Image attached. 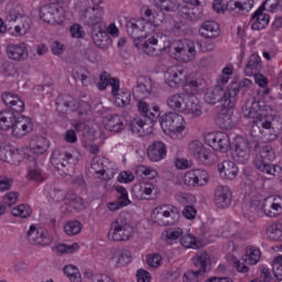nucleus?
Segmentation results:
<instances>
[{
	"instance_id": "2eb2a0df",
	"label": "nucleus",
	"mask_w": 282,
	"mask_h": 282,
	"mask_svg": "<svg viewBox=\"0 0 282 282\" xmlns=\"http://www.w3.org/2000/svg\"><path fill=\"white\" fill-rule=\"evenodd\" d=\"M194 265L196 270H189L184 273V279L189 281H195L198 276H204L206 272H210V256L206 251H198L194 258Z\"/></svg>"
},
{
	"instance_id": "de8ad7c7",
	"label": "nucleus",
	"mask_w": 282,
	"mask_h": 282,
	"mask_svg": "<svg viewBox=\"0 0 282 282\" xmlns=\"http://www.w3.org/2000/svg\"><path fill=\"white\" fill-rule=\"evenodd\" d=\"M77 113L84 122H89L91 120V106L87 101H80Z\"/></svg>"
},
{
	"instance_id": "774afa93",
	"label": "nucleus",
	"mask_w": 282,
	"mask_h": 282,
	"mask_svg": "<svg viewBox=\"0 0 282 282\" xmlns=\"http://www.w3.org/2000/svg\"><path fill=\"white\" fill-rule=\"evenodd\" d=\"M197 186H206L208 184V172L205 170H194Z\"/></svg>"
},
{
	"instance_id": "f8f14e48",
	"label": "nucleus",
	"mask_w": 282,
	"mask_h": 282,
	"mask_svg": "<svg viewBox=\"0 0 282 282\" xmlns=\"http://www.w3.org/2000/svg\"><path fill=\"white\" fill-rule=\"evenodd\" d=\"M152 219L158 226H175L180 221V209L173 205H163L154 208Z\"/></svg>"
},
{
	"instance_id": "c03bdc74",
	"label": "nucleus",
	"mask_w": 282,
	"mask_h": 282,
	"mask_svg": "<svg viewBox=\"0 0 282 282\" xmlns=\"http://www.w3.org/2000/svg\"><path fill=\"white\" fill-rule=\"evenodd\" d=\"M25 158H28V160H30L31 162H36V158L32 156L31 154H26L25 152H23V150L13 149V154L11 156L10 164H13V165L21 164V162H23Z\"/></svg>"
},
{
	"instance_id": "1a4fd4ad",
	"label": "nucleus",
	"mask_w": 282,
	"mask_h": 282,
	"mask_svg": "<svg viewBox=\"0 0 282 282\" xmlns=\"http://www.w3.org/2000/svg\"><path fill=\"white\" fill-rule=\"evenodd\" d=\"M254 6V0H230L227 3H224V0H215L213 3V8L215 12L220 14V12H229L231 17H237V14H246V12H250Z\"/></svg>"
},
{
	"instance_id": "37998d69",
	"label": "nucleus",
	"mask_w": 282,
	"mask_h": 282,
	"mask_svg": "<svg viewBox=\"0 0 282 282\" xmlns=\"http://www.w3.org/2000/svg\"><path fill=\"white\" fill-rule=\"evenodd\" d=\"M267 235L272 241H282V224L275 223L268 227Z\"/></svg>"
},
{
	"instance_id": "052dcab7",
	"label": "nucleus",
	"mask_w": 282,
	"mask_h": 282,
	"mask_svg": "<svg viewBox=\"0 0 282 282\" xmlns=\"http://www.w3.org/2000/svg\"><path fill=\"white\" fill-rule=\"evenodd\" d=\"M260 257H261V250L250 249V252L247 256H245L243 261H246L250 265H254V264L259 263Z\"/></svg>"
},
{
	"instance_id": "9b49d317",
	"label": "nucleus",
	"mask_w": 282,
	"mask_h": 282,
	"mask_svg": "<svg viewBox=\"0 0 282 282\" xmlns=\"http://www.w3.org/2000/svg\"><path fill=\"white\" fill-rule=\"evenodd\" d=\"M78 161L73 153L67 151H55L51 156V164L59 171L62 175H70Z\"/></svg>"
},
{
	"instance_id": "864d4df0",
	"label": "nucleus",
	"mask_w": 282,
	"mask_h": 282,
	"mask_svg": "<svg viewBox=\"0 0 282 282\" xmlns=\"http://www.w3.org/2000/svg\"><path fill=\"white\" fill-rule=\"evenodd\" d=\"M64 274L69 278V281L72 282H80V272L78 271V268L68 264L64 267L63 269Z\"/></svg>"
},
{
	"instance_id": "c756f323",
	"label": "nucleus",
	"mask_w": 282,
	"mask_h": 282,
	"mask_svg": "<svg viewBox=\"0 0 282 282\" xmlns=\"http://www.w3.org/2000/svg\"><path fill=\"white\" fill-rule=\"evenodd\" d=\"M218 173L225 177V180H235L239 175V167L237 163L232 161H224L218 164Z\"/></svg>"
},
{
	"instance_id": "a211bd4d",
	"label": "nucleus",
	"mask_w": 282,
	"mask_h": 282,
	"mask_svg": "<svg viewBox=\"0 0 282 282\" xmlns=\"http://www.w3.org/2000/svg\"><path fill=\"white\" fill-rule=\"evenodd\" d=\"M165 83L172 89H177L186 83V69L184 68H169L165 73Z\"/></svg>"
},
{
	"instance_id": "c85d7f7f",
	"label": "nucleus",
	"mask_w": 282,
	"mask_h": 282,
	"mask_svg": "<svg viewBox=\"0 0 282 282\" xmlns=\"http://www.w3.org/2000/svg\"><path fill=\"white\" fill-rule=\"evenodd\" d=\"M232 108H224L220 110V112L217 116V124L221 129H232L237 124V119L235 116H232V111H230Z\"/></svg>"
},
{
	"instance_id": "412c9836",
	"label": "nucleus",
	"mask_w": 282,
	"mask_h": 282,
	"mask_svg": "<svg viewBox=\"0 0 282 282\" xmlns=\"http://www.w3.org/2000/svg\"><path fill=\"white\" fill-rule=\"evenodd\" d=\"M33 128L34 124L30 117L19 116L15 117V121L13 122L12 133L15 138H24Z\"/></svg>"
},
{
	"instance_id": "79ce46f5",
	"label": "nucleus",
	"mask_w": 282,
	"mask_h": 282,
	"mask_svg": "<svg viewBox=\"0 0 282 282\" xmlns=\"http://www.w3.org/2000/svg\"><path fill=\"white\" fill-rule=\"evenodd\" d=\"M181 246L183 248H192L193 250H199L202 248V243L192 234L181 235Z\"/></svg>"
},
{
	"instance_id": "f704fd0d",
	"label": "nucleus",
	"mask_w": 282,
	"mask_h": 282,
	"mask_svg": "<svg viewBox=\"0 0 282 282\" xmlns=\"http://www.w3.org/2000/svg\"><path fill=\"white\" fill-rule=\"evenodd\" d=\"M221 31H219V23L215 21H205L200 29L199 34L205 39H217Z\"/></svg>"
},
{
	"instance_id": "e433bc0d",
	"label": "nucleus",
	"mask_w": 282,
	"mask_h": 282,
	"mask_svg": "<svg viewBox=\"0 0 282 282\" xmlns=\"http://www.w3.org/2000/svg\"><path fill=\"white\" fill-rule=\"evenodd\" d=\"M154 188L153 183L142 182L132 187V193L137 199H144V195H151Z\"/></svg>"
},
{
	"instance_id": "4c0bfd02",
	"label": "nucleus",
	"mask_w": 282,
	"mask_h": 282,
	"mask_svg": "<svg viewBox=\"0 0 282 282\" xmlns=\"http://www.w3.org/2000/svg\"><path fill=\"white\" fill-rule=\"evenodd\" d=\"M111 259L115 261L117 268H122L131 263V251L127 249H118L112 254Z\"/></svg>"
},
{
	"instance_id": "3c124183",
	"label": "nucleus",
	"mask_w": 282,
	"mask_h": 282,
	"mask_svg": "<svg viewBox=\"0 0 282 282\" xmlns=\"http://www.w3.org/2000/svg\"><path fill=\"white\" fill-rule=\"evenodd\" d=\"M183 113L192 116V118H199L203 113L202 106L199 104L192 101L189 105L184 106Z\"/></svg>"
},
{
	"instance_id": "a18cd8bd",
	"label": "nucleus",
	"mask_w": 282,
	"mask_h": 282,
	"mask_svg": "<svg viewBox=\"0 0 282 282\" xmlns=\"http://www.w3.org/2000/svg\"><path fill=\"white\" fill-rule=\"evenodd\" d=\"M165 25L172 34L180 35L184 32V30H182L184 28V23L177 22L173 18H166Z\"/></svg>"
},
{
	"instance_id": "bb28decb",
	"label": "nucleus",
	"mask_w": 282,
	"mask_h": 282,
	"mask_svg": "<svg viewBox=\"0 0 282 282\" xmlns=\"http://www.w3.org/2000/svg\"><path fill=\"white\" fill-rule=\"evenodd\" d=\"M7 56L18 63L25 61L29 56L28 47H25V44H9L7 46Z\"/></svg>"
},
{
	"instance_id": "dca6fc26",
	"label": "nucleus",
	"mask_w": 282,
	"mask_h": 282,
	"mask_svg": "<svg viewBox=\"0 0 282 282\" xmlns=\"http://www.w3.org/2000/svg\"><path fill=\"white\" fill-rule=\"evenodd\" d=\"M159 122L164 133H182L186 121L184 117L177 112H167L160 117Z\"/></svg>"
},
{
	"instance_id": "393cba45",
	"label": "nucleus",
	"mask_w": 282,
	"mask_h": 282,
	"mask_svg": "<svg viewBox=\"0 0 282 282\" xmlns=\"http://www.w3.org/2000/svg\"><path fill=\"white\" fill-rule=\"evenodd\" d=\"M214 197L217 208H228L232 202V192L228 186L220 185L216 188Z\"/></svg>"
},
{
	"instance_id": "4d7b16f0",
	"label": "nucleus",
	"mask_w": 282,
	"mask_h": 282,
	"mask_svg": "<svg viewBox=\"0 0 282 282\" xmlns=\"http://www.w3.org/2000/svg\"><path fill=\"white\" fill-rule=\"evenodd\" d=\"M176 12L181 19H185L186 21H191V12H192V4H176Z\"/></svg>"
},
{
	"instance_id": "69168bd1",
	"label": "nucleus",
	"mask_w": 282,
	"mask_h": 282,
	"mask_svg": "<svg viewBox=\"0 0 282 282\" xmlns=\"http://www.w3.org/2000/svg\"><path fill=\"white\" fill-rule=\"evenodd\" d=\"M53 15H52V21L51 25H61L63 23V9L57 8L56 6H53Z\"/></svg>"
},
{
	"instance_id": "cd10ccee",
	"label": "nucleus",
	"mask_w": 282,
	"mask_h": 282,
	"mask_svg": "<svg viewBox=\"0 0 282 282\" xmlns=\"http://www.w3.org/2000/svg\"><path fill=\"white\" fill-rule=\"evenodd\" d=\"M148 158L151 162H160L166 158V144L155 141L148 148Z\"/></svg>"
},
{
	"instance_id": "6e6d98bb",
	"label": "nucleus",
	"mask_w": 282,
	"mask_h": 282,
	"mask_svg": "<svg viewBox=\"0 0 282 282\" xmlns=\"http://www.w3.org/2000/svg\"><path fill=\"white\" fill-rule=\"evenodd\" d=\"M137 107L144 120H149L151 116L155 115V107H153L151 111V108L149 107V104H147V101H139Z\"/></svg>"
},
{
	"instance_id": "13d9d810",
	"label": "nucleus",
	"mask_w": 282,
	"mask_h": 282,
	"mask_svg": "<svg viewBox=\"0 0 282 282\" xmlns=\"http://www.w3.org/2000/svg\"><path fill=\"white\" fill-rule=\"evenodd\" d=\"M252 87V80L245 78L239 82V84H231L228 89H236L237 96H239V93L242 91L245 94L246 89H250Z\"/></svg>"
},
{
	"instance_id": "ddd939ff",
	"label": "nucleus",
	"mask_w": 282,
	"mask_h": 282,
	"mask_svg": "<svg viewBox=\"0 0 282 282\" xmlns=\"http://www.w3.org/2000/svg\"><path fill=\"white\" fill-rule=\"evenodd\" d=\"M102 17H105V9L100 6H94L82 11L79 19L84 25L91 28V30H100L107 26Z\"/></svg>"
},
{
	"instance_id": "680f3d73",
	"label": "nucleus",
	"mask_w": 282,
	"mask_h": 282,
	"mask_svg": "<svg viewBox=\"0 0 282 282\" xmlns=\"http://www.w3.org/2000/svg\"><path fill=\"white\" fill-rule=\"evenodd\" d=\"M33 163L34 169L29 172L28 178L33 180L34 182H43V173L39 169V163L36 162V160L33 161Z\"/></svg>"
},
{
	"instance_id": "7ed1b4c3",
	"label": "nucleus",
	"mask_w": 282,
	"mask_h": 282,
	"mask_svg": "<svg viewBox=\"0 0 282 282\" xmlns=\"http://www.w3.org/2000/svg\"><path fill=\"white\" fill-rule=\"evenodd\" d=\"M171 45L169 37L160 33L149 37L144 35V39L134 41V47L142 50L143 54L148 56H160L162 52H166V48Z\"/></svg>"
},
{
	"instance_id": "09e8293b",
	"label": "nucleus",
	"mask_w": 282,
	"mask_h": 282,
	"mask_svg": "<svg viewBox=\"0 0 282 282\" xmlns=\"http://www.w3.org/2000/svg\"><path fill=\"white\" fill-rule=\"evenodd\" d=\"M154 6L164 12L177 11V4L173 0H154Z\"/></svg>"
},
{
	"instance_id": "e2e57ef3",
	"label": "nucleus",
	"mask_w": 282,
	"mask_h": 282,
	"mask_svg": "<svg viewBox=\"0 0 282 282\" xmlns=\"http://www.w3.org/2000/svg\"><path fill=\"white\" fill-rule=\"evenodd\" d=\"M182 235H183L182 228H177L174 230L173 229L165 230V234L163 236H165L167 243L171 245L176 239H180V237H182Z\"/></svg>"
},
{
	"instance_id": "6ab92c4d",
	"label": "nucleus",
	"mask_w": 282,
	"mask_h": 282,
	"mask_svg": "<svg viewBox=\"0 0 282 282\" xmlns=\"http://www.w3.org/2000/svg\"><path fill=\"white\" fill-rule=\"evenodd\" d=\"M145 28V22L142 19L131 18L126 21V31L127 34L133 39V45H135V41L139 39H144L142 33L144 32Z\"/></svg>"
},
{
	"instance_id": "0eeeda50",
	"label": "nucleus",
	"mask_w": 282,
	"mask_h": 282,
	"mask_svg": "<svg viewBox=\"0 0 282 282\" xmlns=\"http://www.w3.org/2000/svg\"><path fill=\"white\" fill-rule=\"evenodd\" d=\"M133 226L129 221V216L121 214L115 221H112L108 232L110 241H129L133 237Z\"/></svg>"
},
{
	"instance_id": "2f4dec72",
	"label": "nucleus",
	"mask_w": 282,
	"mask_h": 282,
	"mask_svg": "<svg viewBox=\"0 0 282 282\" xmlns=\"http://www.w3.org/2000/svg\"><path fill=\"white\" fill-rule=\"evenodd\" d=\"M73 78L80 80L84 87H89L96 80V77L83 66H77L73 69Z\"/></svg>"
},
{
	"instance_id": "8fccbe9b",
	"label": "nucleus",
	"mask_w": 282,
	"mask_h": 282,
	"mask_svg": "<svg viewBox=\"0 0 282 282\" xmlns=\"http://www.w3.org/2000/svg\"><path fill=\"white\" fill-rule=\"evenodd\" d=\"M11 215L14 217H21V219H28V217L32 215V208H30L29 205L22 204L14 207L11 210Z\"/></svg>"
},
{
	"instance_id": "423d86ee",
	"label": "nucleus",
	"mask_w": 282,
	"mask_h": 282,
	"mask_svg": "<svg viewBox=\"0 0 282 282\" xmlns=\"http://www.w3.org/2000/svg\"><path fill=\"white\" fill-rule=\"evenodd\" d=\"M261 143L259 141H250L242 137H237L234 142V149L231 150V158L234 162L238 164H248L250 162L251 151H259Z\"/></svg>"
},
{
	"instance_id": "c9c22d12",
	"label": "nucleus",
	"mask_w": 282,
	"mask_h": 282,
	"mask_svg": "<svg viewBox=\"0 0 282 282\" xmlns=\"http://www.w3.org/2000/svg\"><path fill=\"white\" fill-rule=\"evenodd\" d=\"M186 95L185 94H174L167 97L166 105L172 111H180L184 113Z\"/></svg>"
},
{
	"instance_id": "39448f33",
	"label": "nucleus",
	"mask_w": 282,
	"mask_h": 282,
	"mask_svg": "<svg viewBox=\"0 0 282 282\" xmlns=\"http://www.w3.org/2000/svg\"><path fill=\"white\" fill-rule=\"evenodd\" d=\"M276 159L274 149L272 145H264L259 151V154L256 155L253 160V166L260 173H265L267 175H275V173H281V166L272 164Z\"/></svg>"
},
{
	"instance_id": "f03ea898",
	"label": "nucleus",
	"mask_w": 282,
	"mask_h": 282,
	"mask_svg": "<svg viewBox=\"0 0 282 282\" xmlns=\"http://www.w3.org/2000/svg\"><path fill=\"white\" fill-rule=\"evenodd\" d=\"M2 102L11 110H3L0 112V130L10 131V129L14 127V121L17 120V115H14V112L23 113V111H25V104L21 100V97L12 93L2 94Z\"/></svg>"
},
{
	"instance_id": "a19ab883",
	"label": "nucleus",
	"mask_w": 282,
	"mask_h": 282,
	"mask_svg": "<svg viewBox=\"0 0 282 282\" xmlns=\"http://www.w3.org/2000/svg\"><path fill=\"white\" fill-rule=\"evenodd\" d=\"M113 98L116 107H127V105L131 102V91L123 88L120 93H117Z\"/></svg>"
},
{
	"instance_id": "72a5a7b5",
	"label": "nucleus",
	"mask_w": 282,
	"mask_h": 282,
	"mask_svg": "<svg viewBox=\"0 0 282 282\" xmlns=\"http://www.w3.org/2000/svg\"><path fill=\"white\" fill-rule=\"evenodd\" d=\"M262 210L267 217H279L282 213L281 204L276 202L274 197H268L264 199Z\"/></svg>"
},
{
	"instance_id": "473e14b6",
	"label": "nucleus",
	"mask_w": 282,
	"mask_h": 282,
	"mask_svg": "<svg viewBox=\"0 0 282 282\" xmlns=\"http://www.w3.org/2000/svg\"><path fill=\"white\" fill-rule=\"evenodd\" d=\"M53 191L55 193L53 194V199H55V202H61V199H65V202H68V204H70L73 208H80V206H83V198H80V196L76 195L74 192L66 194V196H63L61 189L54 188Z\"/></svg>"
},
{
	"instance_id": "7c9ffc66",
	"label": "nucleus",
	"mask_w": 282,
	"mask_h": 282,
	"mask_svg": "<svg viewBox=\"0 0 282 282\" xmlns=\"http://www.w3.org/2000/svg\"><path fill=\"white\" fill-rule=\"evenodd\" d=\"M264 7L261 6L252 15V30H265L268 23H270V15L263 13Z\"/></svg>"
},
{
	"instance_id": "bf43d9fd",
	"label": "nucleus",
	"mask_w": 282,
	"mask_h": 282,
	"mask_svg": "<svg viewBox=\"0 0 282 282\" xmlns=\"http://www.w3.org/2000/svg\"><path fill=\"white\" fill-rule=\"evenodd\" d=\"M53 9V6H45L43 7L42 9H40V19L42 21H44V23H50L52 24V17H53V12L54 10Z\"/></svg>"
},
{
	"instance_id": "a878e982",
	"label": "nucleus",
	"mask_w": 282,
	"mask_h": 282,
	"mask_svg": "<svg viewBox=\"0 0 282 282\" xmlns=\"http://www.w3.org/2000/svg\"><path fill=\"white\" fill-rule=\"evenodd\" d=\"M127 119L120 115H108L105 117V127L107 131H111L112 133H121L124 131V127Z\"/></svg>"
},
{
	"instance_id": "603ef678",
	"label": "nucleus",
	"mask_w": 282,
	"mask_h": 282,
	"mask_svg": "<svg viewBox=\"0 0 282 282\" xmlns=\"http://www.w3.org/2000/svg\"><path fill=\"white\" fill-rule=\"evenodd\" d=\"M64 230L68 237H74L75 235H78L80 230H83V224H80L78 220L69 221L64 226Z\"/></svg>"
},
{
	"instance_id": "ea45409f",
	"label": "nucleus",
	"mask_w": 282,
	"mask_h": 282,
	"mask_svg": "<svg viewBox=\"0 0 282 282\" xmlns=\"http://www.w3.org/2000/svg\"><path fill=\"white\" fill-rule=\"evenodd\" d=\"M145 19L153 25H161L164 23V13L154 12L153 9L145 7L142 9Z\"/></svg>"
},
{
	"instance_id": "5701e85b",
	"label": "nucleus",
	"mask_w": 282,
	"mask_h": 282,
	"mask_svg": "<svg viewBox=\"0 0 282 282\" xmlns=\"http://www.w3.org/2000/svg\"><path fill=\"white\" fill-rule=\"evenodd\" d=\"M151 91H153V82H151V78L140 77L132 94L134 98L142 100L143 98H149V96H151Z\"/></svg>"
},
{
	"instance_id": "49530a36",
	"label": "nucleus",
	"mask_w": 282,
	"mask_h": 282,
	"mask_svg": "<svg viewBox=\"0 0 282 282\" xmlns=\"http://www.w3.org/2000/svg\"><path fill=\"white\" fill-rule=\"evenodd\" d=\"M17 202H19V193L10 192L3 196L2 200L0 202V206H3L4 210H8V208H12Z\"/></svg>"
},
{
	"instance_id": "338daca9",
	"label": "nucleus",
	"mask_w": 282,
	"mask_h": 282,
	"mask_svg": "<svg viewBox=\"0 0 282 282\" xmlns=\"http://www.w3.org/2000/svg\"><path fill=\"white\" fill-rule=\"evenodd\" d=\"M115 189L117 192V200L126 202V206H129V204H131V200L129 199V193L127 192V188L119 185Z\"/></svg>"
},
{
	"instance_id": "f3484780",
	"label": "nucleus",
	"mask_w": 282,
	"mask_h": 282,
	"mask_svg": "<svg viewBox=\"0 0 282 282\" xmlns=\"http://www.w3.org/2000/svg\"><path fill=\"white\" fill-rule=\"evenodd\" d=\"M206 144L212 147L214 151L228 153L230 150V137L224 132L209 133L205 138Z\"/></svg>"
},
{
	"instance_id": "0e129e2a",
	"label": "nucleus",
	"mask_w": 282,
	"mask_h": 282,
	"mask_svg": "<svg viewBox=\"0 0 282 282\" xmlns=\"http://www.w3.org/2000/svg\"><path fill=\"white\" fill-rule=\"evenodd\" d=\"M192 4V11H191V21H197L198 19H202L204 9L202 8V2L198 3H191Z\"/></svg>"
},
{
	"instance_id": "20e7f679",
	"label": "nucleus",
	"mask_w": 282,
	"mask_h": 282,
	"mask_svg": "<svg viewBox=\"0 0 282 282\" xmlns=\"http://www.w3.org/2000/svg\"><path fill=\"white\" fill-rule=\"evenodd\" d=\"M205 102H207V105L221 102L224 109H235L237 105V88L224 90V86L218 84L205 94Z\"/></svg>"
},
{
	"instance_id": "6e6552de",
	"label": "nucleus",
	"mask_w": 282,
	"mask_h": 282,
	"mask_svg": "<svg viewBox=\"0 0 282 282\" xmlns=\"http://www.w3.org/2000/svg\"><path fill=\"white\" fill-rule=\"evenodd\" d=\"M14 30L18 36H24L30 32V17L26 14H21L14 10L10 11L7 14L6 22L0 18V33L6 34L7 31L12 30L11 26H8V23H17Z\"/></svg>"
},
{
	"instance_id": "aec40b11",
	"label": "nucleus",
	"mask_w": 282,
	"mask_h": 282,
	"mask_svg": "<svg viewBox=\"0 0 282 282\" xmlns=\"http://www.w3.org/2000/svg\"><path fill=\"white\" fill-rule=\"evenodd\" d=\"M28 241L31 243V246H51L52 245V238L43 230L36 229V226L31 225L29 231L26 232Z\"/></svg>"
},
{
	"instance_id": "4468645a",
	"label": "nucleus",
	"mask_w": 282,
	"mask_h": 282,
	"mask_svg": "<svg viewBox=\"0 0 282 282\" xmlns=\"http://www.w3.org/2000/svg\"><path fill=\"white\" fill-rule=\"evenodd\" d=\"M173 50L176 61L181 63H191L197 56V50L193 40H178L173 44Z\"/></svg>"
},
{
	"instance_id": "5fc2aeb1",
	"label": "nucleus",
	"mask_w": 282,
	"mask_h": 282,
	"mask_svg": "<svg viewBox=\"0 0 282 282\" xmlns=\"http://www.w3.org/2000/svg\"><path fill=\"white\" fill-rule=\"evenodd\" d=\"M74 102H75L74 97L69 95H64L57 99V102H56L57 109H62V107H64L65 109H62V111L66 113L67 109H69V107H72Z\"/></svg>"
},
{
	"instance_id": "f257e3e1",
	"label": "nucleus",
	"mask_w": 282,
	"mask_h": 282,
	"mask_svg": "<svg viewBox=\"0 0 282 282\" xmlns=\"http://www.w3.org/2000/svg\"><path fill=\"white\" fill-rule=\"evenodd\" d=\"M261 109V101H257V98L250 97L242 107V113L247 120H253L251 127L252 138H259V133L263 135L264 140L272 142L276 138V133L270 131H282V119L279 116H271L269 119H258L259 111Z\"/></svg>"
},
{
	"instance_id": "9d476101",
	"label": "nucleus",
	"mask_w": 282,
	"mask_h": 282,
	"mask_svg": "<svg viewBox=\"0 0 282 282\" xmlns=\"http://www.w3.org/2000/svg\"><path fill=\"white\" fill-rule=\"evenodd\" d=\"M154 115H151L148 119L134 118L129 123V131L139 135V138H144V135H150L153 133V127L160 118V107L154 106Z\"/></svg>"
},
{
	"instance_id": "58836bf2",
	"label": "nucleus",
	"mask_w": 282,
	"mask_h": 282,
	"mask_svg": "<svg viewBox=\"0 0 282 282\" xmlns=\"http://www.w3.org/2000/svg\"><path fill=\"white\" fill-rule=\"evenodd\" d=\"M261 69V57L259 55L252 54L245 67V74L247 76H252Z\"/></svg>"
},
{
	"instance_id": "b1692460",
	"label": "nucleus",
	"mask_w": 282,
	"mask_h": 282,
	"mask_svg": "<svg viewBox=\"0 0 282 282\" xmlns=\"http://www.w3.org/2000/svg\"><path fill=\"white\" fill-rule=\"evenodd\" d=\"M90 34L93 42L100 50H107L111 45V36L109 35V32H107V26L94 29Z\"/></svg>"
},
{
	"instance_id": "4be33fe9",
	"label": "nucleus",
	"mask_w": 282,
	"mask_h": 282,
	"mask_svg": "<svg viewBox=\"0 0 282 282\" xmlns=\"http://www.w3.org/2000/svg\"><path fill=\"white\" fill-rule=\"evenodd\" d=\"M189 151L197 160H200L202 162H208V164H210V162L215 160V153H212L210 150L205 149L204 143L198 140L189 143Z\"/></svg>"
}]
</instances>
